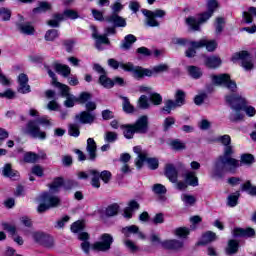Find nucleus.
<instances>
[{
  "label": "nucleus",
  "mask_w": 256,
  "mask_h": 256,
  "mask_svg": "<svg viewBox=\"0 0 256 256\" xmlns=\"http://www.w3.org/2000/svg\"><path fill=\"white\" fill-rule=\"evenodd\" d=\"M60 21H63V15H61V14H54L53 15V19L49 20L47 22V25H49L50 27H59Z\"/></svg>",
  "instance_id": "nucleus-53"
},
{
  "label": "nucleus",
  "mask_w": 256,
  "mask_h": 256,
  "mask_svg": "<svg viewBox=\"0 0 256 256\" xmlns=\"http://www.w3.org/2000/svg\"><path fill=\"white\" fill-rule=\"evenodd\" d=\"M241 191H245L248 195H251V197H256V186L251 184L249 180L241 185Z\"/></svg>",
  "instance_id": "nucleus-35"
},
{
  "label": "nucleus",
  "mask_w": 256,
  "mask_h": 256,
  "mask_svg": "<svg viewBox=\"0 0 256 256\" xmlns=\"http://www.w3.org/2000/svg\"><path fill=\"white\" fill-rule=\"evenodd\" d=\"M136 133L145 134L147 131H149V117L147 116H141L137 119V121L132 124Z\"/></svg>",
  "instance_id": "nucleus-16"
},
{
  "label": "nucleus",
  "mask_w": 256,
  "mask_h": 256,
  "mask_svg": "<svg viewBox=\"0 0 256 256\" xmlns=\"http://www.w3.org/2000/svg\"><path fill=\"white\" fill-rule=\"evenodd\" d=\"M91 29L92 38L95 40V47L98 49V51H103V45H111V41H109L108 38L111 34H107V32H105V34L101 35L95 26H91Z\"/></svg>",
  "instance_id": "nucleus-13"
},
{
  "label": "nucleus",
  "mask_w": 256,
  "mask_h": 256,
  "mask_svg": "<svg viewBox=\"0 0 256 256\" xmlns=\"http://www.w3.org/2000/svg\"><path fill=\"white\" fill-rule=\"evenodd\" d=\"M98 83L102 85V87H105V89H111L115 85V82L107 77V73L100 75Z\"/></svg>",
  "instance_id": "nucleus-34"
},
{
  "label": "nucleus",
  "mask_w": 256,
  "mask_h": 256,
  "mask_svg": "<svg viewBox=\"0 0 256 256\" xmlns=\"http://www.w3.org/2000/svg\"><path fill=\"white\" fill-rule=\"evenodd\" d=\"M89 99H91V95L89 92H82L78 98H76V103H80L81 105L89 102Z\"/></svg>",
  "instance_id": "nucleus-61"
},
{
  "label": "nucleus",
  "mask_w": 256,
  "mask_h": 256,
  "mask_svg": "<svg viewBox=\"0 0 256 256\" xmlns=\"http://www.w3.org/2000/svg\"><path fill=\"white\" fill-rule=\"evenodd\" d=\"M185 97H187V94L183 90H176L174 94V101L176 102L178 107H183L185 105Z\"/></svg>",
  "instance_id": "nucleus-33"
},
{
  "label": "nucleus",
  "mask_w": 256,
  "mask_h": 256,
  "mask_svg": "<svg viewBox=\"0 0 256 256\" xmlns=\"http://www.w3.org/2000/svg\"><path fill=\"white\" fill-rule=\"evenodd\" d=\"M210 77L214 85L226 87V89H229L232 93L237 91V83L231 80V76H229V74L211 75Z\"/></svg>",
  "instance_id": "nucleus-9"
},
{
  "label": "nucleus",
  "mask_w": 256,
  "mask_h": 256,
  "mask_svg": "<svg viewBox=\"0 0 256 256\" xmlns=\"http://www.w3.org/2000/svg\"><path fill=\"white\" fill-rule=\"evenodd\" d=\"M119 213V205L112 204L106 208V215L107 217H115Z\"/></svg>",
  "instance_id": "nucleus-51"
},
{
  "label": "nucleus",
  "mask_w": 256,
  "mask_h": 256,
  "mask_svg": "<svg viewBox=\"0 0 256 256\" xmlns=\"http://www.w3.org/2000/svg\"><path fill=\"white\" fill-rule=\"evenodd\" d=\"M0 18L2 21H9L11 19V11L8 8H0Z\"/></svg>",
  "instance_id": "nucleus-62"
},
{
  "label": "nucleus",
  "mask_w": 256,
  "mask_h": 256,
  "mask_svg": "<svg viewBox=\"0 0 256 256\" xmlns=\"http://www.w3.org/2000/svg\"><path fill=\"white\" fill-rule=\"evenodd\" d=\"M174 233L177 237L185 238L187 237V235H189L190 230L187 227H180V228H177Z\"/></svg>",
  "instance_id": "nucleus-63"
},
{
  "label": "nucleus",
  "mask_w": 256,
  "mask_h": 256,
  "mask_svg": "<svg viewBox=\"0 0 256 256\" xmlns=\"http://www.w3.org/2000/svg\"><path fill=\"white\" fill-rule=\"evenodd\" d=\"M215 27H216V34L221 35V33H223V28L225 27V18H221V17L217 18Z\"/></svg>",
  "instance_id": "nucleus-57"
},
{
  "label": "nucleus",
  "mask_w": 256,
  "mask_h": 256,
  "mask_svg": "<svg viewBox=\"0 0 256 256\" xmlns=\"http://www.w3.org/2000/svg\"><path fill=\"white\" fill-rule=\"evenodd\" d=\"M242 111H244L248 117H254V115L256 114L255 107L247 106V104H244L242 106Z\"/></svg>",
  "instance_id": "nucleus-64"
},
{
  "label": "nucleus",
  "mask_w": 256,
  "mask_h": 256,
  "mask_svg": "<svg viewBox=\"0 0 256 256\" xmlns=\"http://www.w3.org/2000/svg\"><path fill=\"white\" fill-rule=\"evenodd\" d=\"M134 153H136L137 158L135 160V165L138 169L143 167V162L146 161L149 169L155 171V169H159V159L157 158H148L149 154L147 151L141 149V146H135L133 148Z\"/></svg>",
  "instance_id": "nucleus-4"
},
{
  "label": "nucleus",
  "mask_w": 256,
  "mask_h": 256,
  "mask_svg": "<svg viewBox=\"0 0 256 256\" xmlns=\"http://www.w3.org/2000/svg\"><path fill=\"white\" fill-rule=\"evenodd\" d=\"M226 103L230 105L234 112L230 114V121L237 123V121H243V105H247V100L239 95H228L226 96Z\"/></svg>",
  "instance_id": "nucleus-2"
},
{
  "label": "nucleus",
  "mask_w": 256,
  "mask_h": 256,
  "mask_svg": "<svg viewBox=\"0 0 256 256\" xmlns=\"http://www.w3.org/2000/svg\"><path fill=\"white\" fill-rule=\"evenodd\" d=\"M152 191L155 195H165V193H167V188L163 184H154L152 186Z\"/></svg>",
  "instance_id": "nucleus-50"
},
{
  "label": "nucleus",
  "mask_w": 256,
  "mask_h": 256,
  "mask_svg": "<svg viewBox=\"0 0 256 256\" xmlns=\"http://www.w3.org/2000/svg\"><path fill=\"white\" fill-rule=\"evenodd\" d=\"M139 209V204L135 200H131L128 204V207L124 210V217L126 219H131L133 217V211H137Z\"/></svg>",
  "instance_id": "nucleus-27"
},
{
  "label": "nucleus",
  "mask_w": 256,
  "mask_h": 256,
  "mask_svg": "<svg viewBox=\"0 0 256 256\" xmlns=\"http://www.w3.org/2000/svg\"><path fill=\"white\" fill-rule=\"evenodd\" d=\"M75 119L79 121V123H82V125H93L97 119V114L85 110L77 114Z\"/></svg>",
  "instance_id": "nucleus-14"
},
{
  "label": "nucleus",
  "mask_w": 256,
  "mask_h": 256,
  "mask_svg": "<svg viewBox=\"0 0 256 256\" xmlns=\"http://www.w3.org/2000/svg\"><path fill=\"white\" fill-rule=\"evenodd\" d=\"M68 134L70 135V137H79V135H81V132L79 131V124H69Z\"/></svg>",
  "instance_id": "nucleus-49"
},
{
  "label": "nucleus",
  "mask_w": 256,
  "mask_h": 256,
  "mask_svg": "<svg viewBox=\"0 0 256 256\" xmlns=\"http://www.w3.org/2000/svg\"><path fill=\"white\" fill-rule=\"evenodd\" d=\"M142 13L144 16H146V25L148 27H159V21L158 19H163L167 15V12L165 10L156 9L154 11L143 9Z\"/></svg>",
  "instance_id": "nucleus-10"
},
{
  "label": "nucleus",
  "mask_w": 256,
  "mask_h": 256,
  "mask_svg": "<svg viewBox=\"0 0 256 256\" xmlns=\"http://www.w3.org/2000/svg\"><path fill=\"white\" fill-rule=\"evenodd\" d=\"M122 129H124V137L126 139H133V136L137 131L135 130V127L132 125H123L121 126Z\"/></svg>",
  "instance_id": "nucleus-43"
},
{
  "label": "nucleus",
  "mask_w": 256,
  "mask_h": 256,
  "mask_svg": "<svg viewBox=\"0 0 256 256\" xmlns=\"http://www.w3.org/2000/svg\"><path fill=\"white\" fill-rule=\"evenodd\" d=\"M152 77L153 75H159L161 73H167L169 71L168 64H158L154 66L151 70Z\"/></svg>",
  "instance_id": "nucleus-42"
},
{
  "label": "nucleus",
  "mask_w": 256,
  "mask_h": 256,
  "mask_svg": "<svg viewBox=\"0 0 256 256\" xmlns=\"http://www.w3.org/2000/svg\"><path fill=\"white\" fill-rule=\"evenodd\" d=\"M61 15H63V21H65V19H79V12L73 9H66Z\"/></svg>",
  "instance_id": "nucleus-46"
},
{
  "label": "nucleus",
  "mask_w": 256,
  "mask_h": 256,
  "mask_svg": "<svg viewBox=\"0 0 256 256\" xmlns=\"http://www.w3.org/2000/svg\"><path fill=\"white\" fill-rule=\"evenodd\" d=\"M242 15L244 23H253V16L256 17V7H249L248 10L244 11Z\"/></svg>",
  "instance_id": "nucleus-31"
},
{
  "label": "nucleus",
  "mask_w": 256,
  "mask_h": 256,
  "mask_svg": "<svg viewBox=\"0 0 256 256\" xmlns=\"http://www.w3.org/2000/svg\"><path fill=\"white\" fill-rule=\"evenodd\" d=\"M55 87H58L61 90V95L62 97H70L71 94L69 93V86L62 84L61 82H56V84H54Z\"/></svg>",
  "instance_id": "nucleus-52"
},
{
  "label": "nucleus",
  "mask_w": 256,
  "mask_h": 256,
  "mask_svg": "<svg viewBox=\"0 0 256 256\" xmlns=\"http://www.w3.org/2000/svg\"><path fill=\"white\" fill-rule=\"evenodd\" d=\"M179 107L175 101L172 99H168L164 102V107L162 108L163 113H166L167 115H171V111L173 109H177Z\"/></svg>",
  "instance_id": "nucleus-38"
},
{
  "label": "nucleus",
  "mask_w": 256,
  "mask_h": 256,
  "mask_svg": "<svg viewBox=\"0 0 256 256\" xmlns=\"http://www.w3.org/2000/svg\"><path fill=\"white\" fill-rule=\"evenodd\" d=\"M124 245L130 251V253H137V251H139V246H136L135 242L131 241L130 239L124 240Z\"/></svg>",
  "instance_id": "nucleus-58"
},
{
  "label": "nucleus",
  "mask_w": 256,
  "mask_h": 256,
  "mask_svg": "<svg viewBox=\"0 0 256 256\" xmlns=\"http://www.w3.org/2000/svg\"><path fill=\"white\" fill-rule=\"evenodd\" d=\"M213 241H217V234L208 231L202 235V239L198 245H208V243H213Z\"/></svg>",
  "instance_id": "nucleus-29"
},
{
  "label": "nucleus",
  "mask_w": 256,
  "mask_h": 256,
  "mask_svg": "<svg viewBox=\"0 0 256 256\" xmlns=\"http://www.w3.org/2000/svg\"><path fill=\"white\" fill-rule=\"evenodd\" d=\"M89 233L82 232L78 235L79 241H82L80 247L82 251L86 253V255H89V251L91 249V243L89 242Z\"/></svg>",
  "instance_id": "nucleus-22"
},
{
  "label": "nucleus",
  "mask_w": 256,
  "mask_h": 256,
  "mask_svg": "<svg viewBox=\"0 0 256 256\" xmlns=\"http://www.w3.org/2000/svg\"><path fill=\"white\" fill-rule=\"evenodd\" d=\"M239 197H241V193L239 191L230 194L227 197V205L228 207H237V204L239 203Z\"/></svg>",
  "instance_id": "nucleus-40"
},
{
  "label": "nucleus",
  "mask_w": 256,
  "mask_h": 256,
  "mask_svg": "<svg viewBox=\"0 0 256 256\" xmlns=\"http://www.w3.org/2000/svg\"><path fill=\"white\" fill-rule=\"evenodd\" d=\"M184 181L190 187H199V178L197 177V173L195 171L187 170L184 174Z\"/></svg>",
  "instance_id": "nucleus-19"
},
{
  "label": "nucleus",
  "mask_w": 256,
  "mask_h": 256,
  "mask_svg": "<svg viewBox=\"0 0 256 256\" xmlns=\"http://www.w3.org/2000/svg\"><path fill=\"white\" fill-rule=\"evenodd\" d=\"M149 101H151L153 105H161V103H163V97L159 93H152L150 94Z\"/></svg>",
  "instance_id": "nucleus-55"
},
{
  "label": "nucleus",
  "mask_w": 256,
  "mask_h": 256,
  "mask_svg": "<svg viewBox=\"0 0 256 256\" xmlns=\"http://www.w3.org/2000/svg\"><path fill=\"white\" fill-rule=\"evenodd\" d=\"M204 65L208 69H217V67L221 66V58L218 56H206L204 58Z\"/></svg>",
  "instance_id": "nucleus-23"
},
{
  "label": "nucleus",
  "mask_w": 256,
  "mask_h": 256,
  "mask_svg": "<svg viewBox=\"0 0 256 256\" xmlns=\"http://www.w3.org/2000/svg\"><path fill=\"white\" fill-rule=\"evenodd\" d=\"M105 23L111 26H106L104 28V33L106 35H115L117 33V27H127V20L119 16V14L112 13L105 17Z\"/></svg>",
  "instance_id": "nucleus-5"
},
{
  "label": "nucleus",
  "mask_w": 256,
  "mask_h": 256,
  "mask_svg": "<svg viewBox=\"0 0 256 256\" xmlns=\"http://www.w3.org/2000/svg\"><path fill=\"white\" fill-rule=\"evenodd\" d=\"M137 41V37L133 34H128L124 37L120 44V48L123 49L124 51H129L131 47H133V43Z\"/></svg>",
  "instance_id": "nucleus-24"
},
{
  "label": "nucleus",
  "mask_w": 256,
  "mask_h": 256,
  "mask_svg": "<svg viewBox=\"0 0 256 256\" xmlns=\"http://www.w3.org/2000/svg\"><path fill=\"white\" fill-rule=\"evenodd\" d=\"M122 233L125 235V237H131V235H136V233H139V226L131 225L126 226L122 228Z\"/></svg>",
  "instance_id": "nucleus-45"
},
{
  "label": "nucleus",
  "mask_w": 256,
  "mask_h": 256,
  "mask_svg": "<svg viewBox=\"0 0 256 256\" xmlns=\"http://www.w3.org/2000/svg\"><path fill=\"white\" fill-rule=\"evenodd\" d=\"M38 159H47V154L38 155L33 152H27L24 155L25 163H37Z\"/></svg>",
  "instance_id": "nucleus-28"
},
{
  "label": "nucleus",
  "mask_w": 256,
  "mask_h": 256,
  "mask_svg": "<svg viewBox=\"0 0 256 256\" xmlns=\"http://www.w3.org/2000/svg\"><path fill=\"white\" fill-rule=\"evenodd\" d=\"M218 6L219 4L217 3V0H209L207 3L208 11L201 14L199 20H197L195 17H188L186 19L187 25L190 27V29H192V31H199V25H201V23L209 21Z\"/></svg>",
  "instance_id": "nucleus-3"
},
{
  "label": "nucleus",
  "mask_w": 256,
  "mask_h": 256,
  "mask_svg": "<svg viewBox=\"0 0 256 256\" xmlns=\"http://www.w3.org/2000/svg\"><path fill=\"white\" fill-rule=\"evenodd\" d=\"M239 249V242L235 240H230L228 242V247L226 248L227 255L235 254Z\"/></svg>",
  "instance_id": "nucleus-47"
},
{
  "label": "nucleus",
  "mask_w": 256,
  "mask_h": 256,
  "mask_svg": "<svg viewBox=\"0 0 256 256\" xmlns=\"http://www.w3.org/2000/svg\"><path fill=\"white\" fill-rule=\"evenodd\" d=\"M64 181L63 178H55L54 181L49 185V189L52 193H57L63 187Z\"/></svg>",
  "instance_id": "nucleus-39"
},
{
  "label": "nucleus",
  "mask_w": 256,
  "mask_h": 256,
  "mask_svg": "<svg viewBox=\"0 0 256 256\" xmlns=\"http://www.w3.org/2000/svg\"><path fill=\"white\" fill-rule=\"evenodd\" d=\"M231 60L233 63H237V61H241L243 69L245 71H251L254 67L253 60H251V54L248 51H240L236 52Z\"/></svg>",
  "instance_id": "nucleus-11"
},
{
  "label": "nucleus",
  "mask_w": 256,
  "mask_h": 256,
  "mask_svg": "<svg viewBox=\"0 0 256 256\" xmlns=\"http://www.w3.org/2000/svg\"><path fill=\"white\" fill-rule=\"evenodd\" d=\"M255 163V156L253 154H242L240 157V167L242 165H253Z\"/></svg>",
  "instance_id": "nucleus-41"
},
{
  "label": "nucleus",
  "mask_w": 256,
  "mask_h": 256,
  "mask_svg": "<svg viewBox=\"0 0 256 256\" xmlns=\"http://www.w3.org/2000/svg\"><path fill=\"white\" fill-rule=\"evenodd\" d=\"M59 37V31L55 29L48 30L44 36L45 41H53Z\"/></svg>",
  "instance_id": "nucleus-54"
},
{
  "label": "nucleus",
  "mask_w": 256,
  "mask_h": 256,
  "mask_svg": "<svg viewBox=\"0 0 256 256\" xmlns=\"http://www.w3.org/2000/svg\"><path fill=\"white\" fill-rule=\"evenodd\" d=\"M233 153H235V151L231 144L224 146L223 154L218 156L214 162L211 177L220 179L225 173H235V170L241 167L239 160L232 157Z\"/></svg>",
  "instance_id": "nucleus-1"
},
{
  "label": "nucleus",
  "mask_w": 256,
  "mask_h": 256,
  "mask_svg": "<svg viewBox=\"0 0 256 256\" xmlns=\"http://www.w3.org/2000/svg\"><path fill=\"white\" fill-rule=\"evenodd\" d=\"M54 69L56 73H59L60 75H62V77H68L69 75H71V68L67 65L55 63Z\"/></svg>",
  "instance_id": "nucleus-30"
},
{
  "label": "nucleus",
  "mask_w": 256,
  "mask_h": 256,
  "mask_svg": "<svg viewBox=\"0 0 256 256\" xmlns=\"http://www.w3.org/2000/svg\"><path fill=\"white\" fill-rule=\"evenodd\" d=\"M164 175L167 177L170 183H177L179 179V171L177 170V167L171 163L165 165Z\"/></svg>",
  "instance_id": "nucleus-15"
},
{
  "label": "nucleus",
  "mask_w": 256,
  "mask_h": 256,
  "mask_svg": "<svg viewBox=\"0 0 256 256\" xmlns=\"http://www.w3.org/2000/svg\"><path fill=\"white\" fill-rule=\"evenodd\" d=\"M89 174L92 177V181H91L92 187L99 189V187H101V182L99 181V179H101V176L99 171L92 169V170H89Z\"/></svg>",
  "instance_id": "nucleus-37"
},
{
  "label": "nucleus",
  "mask_w": 256,
  "mask_h": 256,
  "mask_svg": "<svg viewBox=\"0 0 256 256\" xmlns=\"http://www.w3.org/2000/svg\"><path fill=\"white\" fill-rule=\"evenodd\" d=\"M17 29L23 35H35V27L33 25H31V23H29V22L18 23Z\"/></svg>",
  "instance_id": "nucleus-25"
},
{
  "label": "nucleus",
  "mask_w": 256,
  "mask_h": 256,
  "mask_svg": "<svg viewBox=\"0 0 256 256\" xmlns=\"http://www.w3.org/2000/svg\"><path fill=\"white\" fill-rule=\"evenodd\" d=\"M161 246L163 247V249L179 251V249H183V242L177 239L165 240L161 242Z\"/></svg>",
  "instance_id": "nucleus-21"
},
{
  "label": "nucleus",
  "mask_w": 256,
  "mask_h": 256,
  "mask_svg": "<svg viewBox=\"0 0 256 256\" xmlns=\"http://www.w3.org/2000/svg\"><path fill=\"white\" fill-rule=\"evenodd\" d=\"M187 72L192 79H201L203 77V70L197 66H187Z\"/></svg>",
  "instance_id": "nucleus-32"
},
{
  "label": "nucleus",
  "mask_w": 256,
  "mask_h": 256,
  "mask_svg": "<svg viewBox=\"0 0 256 256\" xmlns=\"http://www.w3.org/2000/svg\"><path fill=\"white\" fill-rule=\"evenodd\" d=\"M123 100V111L125 113H133L135 111V108H133V105H131V102H129V98L122 97Z\"/></svg>",
  "instance_id": "nucleus-59"
},
{
  "label": "nucleus",
  "mask_w": 256,
  "mask_h": 256,
  "mask_svg": "<svg viewBox=\"0 0 256 256\" xmlns=\"http://www.w3.org/2000/svg\"><path fill=\"white\" fill-rule=\"evenodd\" d=\"M63 187L66 191H71V189L79 187V182L76 180H66L64 181Z\"/></svg>",
  "instance_id": "nucleus-60"
},
{
  "label": "nucleus",
  "mask_w": 256,
  "mask_h": 256,
  "mask_svg": "<svg viewBox=\"0 0 256 256\" xmlns=\"http://www.w3.org/2000/svg\"><path fill=\"white\" fill-rule=\"evenodd\" d=\"M138 107L140 109H149L151 104H149V99L145 95H141L138 100Z\"/></svg>",
  "instance_id": "nucleus-56"
},
{
  "label": "nucleus",
  "mask_w": 256,
  "mask_h": 256,
  "mask_svg": "<svg viewBox=\"0 0 256 256\" xmlns=\"http://www.w3.org/2000/svg\"><path fill=\"white\" fill-rule=\"evenodd\" d=\"M41 199L43 202L40 203L37 208L38 213H45V211L55 209V207H59V205H61V199L59 196L52 195L49 192H44L41 195Z\"/></svg>",
  "instance_id": "nucleus-6"
},
{
  "label": "nucleus",
  "mask_w": 256,
  "mask_h": 256,
  "mask_svg": "<svg viewBox=\"0 0 256 256\" xmlns=\"http://www.w3.org/2000/svg\"><path fill=\"white\" fill-rule=\"evenodd\" d=\"M233 235L234 237H255V230L253 228H236Z\"/></svg>",
  "instance_id": "nucleus-26"
},
{
  "label": "nucleus",
  "mask_w": 256,
  "mask_h": 256,
  "mask_svg": "<svg viewBox=\"0 0 256 256\" xmlns=\"http://www.w3.org/2000/svg\"><path fill=\"white\" fill-rule=\"evenodd\" d=\"M121 69L132 73L134 79H143V77H152L151 69L143 68L141 66H134L133 63L120 64Z\"/></svg>",
  "instance_id": "nucleus-8"
},
{
  "label": "nucleus",
  "mask_w": 256,
  "mask_h": 256,
  "mask_svg": "<svg viewBox=\"0 0 256 256\" xmlns=\"http://www.w3.org/2000/svg\"><path fill=\"white\" fill-rule=\"evenodd\" d=\"M181 200L186 207H193L197 203V198L191 194L184 193L181 195Z\"/></svg>",
  "instance_id": "nucleus-36"
},
{
  "label": "nucleus",
  "mask_w": 256,
  "mask_h": 256,
  "mask_svg": "<svg viewBox=\"0 0 256 256\" xmlns=\"http://www.w3.org/2000/svg\"><path fill=\"white\" fill-rule=\"evenodd\" d=\"M192 47H195L196 49H201L202 47H206L207 51H214L217 49V42L215 40H207L202 39L200 41H192L191 42Z\"/></svg>",
  "instance_id": "nucleus-18"
},
{
  "label": "nucleus",
  "mask_w": 256,
  "mask_h": 256,
  "mask_svg": "<svg viewBox=\"0 0 256 256\" xmlns=\"http://www.w3.org/2000/svg\"><path fill=\"white\" fill-rule=\"evenodd\" d=\"M2 175L3 177H9L10 179H12V177L17 176V171L13 170L11 164H5L2 168Z\"/></svg>",
  "instance_id": "nucleus-44"
},
{
  "label": "nucleus",
  "mask_w": 256,
  "mask_h": 256,
  "mask_svg": "<svg viewBox=\"0 0 256 256\" xmlns=\"http://www.w3.org/2000/svg\"><path fill=\"white\" fill-rule=\"evenodd\" d=\"M22 133H24V135H29V137H32L33 139H41L42 141L47 139V133L41 130L39 123L35 120L29 121L26 124V127L22 128Z\"/></svg>",
  "instance_id": "nucleus-7"
},
{
  "label": "nucleus",
  "mask_w": 256,
  "mask_h": 256,
  "mask_svg": "<svg viewBox=\"0 0 256 256\" xmlns=\"http://www.w3.org/2000/svg\"><path fill=\"white\" fill-rule=\"evenodd\" d=\"M83 229H85V224L82 221H76L71 225L72 233H78V236L83 233Z\"/></svg>",
  "instance_id": "nucleus-48"
},
{
  "label": "nucleus",
  "mask_w": 256,
  "mask_h": 256,
  "mask_svg": "<svg viewBox=\"0 0 256 256\" xmlns=\"http://www.w3.org/2000/svg\"><path fill=\"white\" fill-rule=\"evenodd\" d=\"M111 245H113V236L111 234H102L100 241L95 242L92 245L94 251H101L102 253H107L110 251Z\"/></svg>",
  "instance_id": "nucleus-12"
},
{
  "label": "nucleus",
  "mask_w": 256,
  "mask_h": 256,
  "mask_svg": "<svg viewBox=\"0 0 256 256\" xmlns=\"http://www.w3.org/2000/svg\"><path fill=\"white\" fill-rule=\"evenodd\" d=\"M32 239L35 241V243L43 245V247H53V242L51 241V238H49V236L45 235L43 232H33Z\"/></svg>",
  "instance_id": "nucleus-17"
},
{
  "label": "nucleus",
  "mask_w": 256,
  "mask_h": 256,
  "mask_svg": "<svg viewBox=\"0 0 256 256\" xmlns=\"http://www.w3.org/2000/svg\"><path fill=\"white\" fill-rule=\"evenodd\" d=\"M86 151L89 161H95V159H97V143H95L93 138L87 139Z\"/></svg>",
  "instance_id": "nucleus-20"
}]
</instances>
